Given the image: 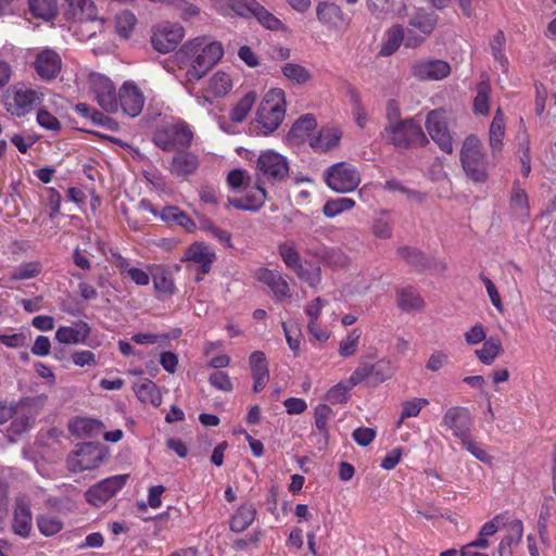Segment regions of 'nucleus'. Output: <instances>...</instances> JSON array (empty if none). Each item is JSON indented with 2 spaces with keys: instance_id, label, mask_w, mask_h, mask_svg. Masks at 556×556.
Here are the masks:
<instances>
[{
  "instance_id": "31",
  "label": "nucleus",
  "mask_w": 556,
  "mask_h": 556,
  "mask_svg": "<svg viewBox=\"0 0 556 556\" xmlns=\"http://www.w3.org/2000/svg\"><path fill=\"white\" fill-rule=\"evenodd\" d=\"M89 326L86 323H79L75 327H60L55 332V339L63 344L83 343L89 336Z\"/></svg>"
},
{
  "instance_id": "59",
  "label": "nucleus",
  "mask_w": 556,
  "mask_h": 556,
  "mask_svg": "<svg viewBox=\"0 0 556 556\" xmlns=\"http://www.w3.org/2000/svg\"><path fill=\"white\" fill-rule=\"evenodd\" d=\"M450 363V353L444 350L433 351L426 362V369L431 372H438Z\"/></svg>"
},
{
  "instance_id": "15",
  "label": "nucleus",
  "mask_w": 556,
  "mask_h": 556,
  "mask_svg": "<svg viewBox=\"0 0 556 556\" xmlns=\"http://www.w3.org/2000/svg\"><path fill=\"white\" fill-rule=\"evenodd\" d=\"M89 88L98 104L108 113L118 111V101L114 84L102 74L93 73L89 76Z\"/></svg>"
},
{
  "instance_id": "1",
  "label": "nucleus",
  "mask_w": 556,
  "mask_h": 556,
  "mask_svg": "<svg viewBox=\"0 0 556 556\" xmlns=\"http://www.w3.org/2000/svg\"><path fill=\"white\" fill-rule=\"evenodd\" d=\"M178 54L189 63L186 80L195 83L200 80L224 55V47L219 41L206 37H197L187 41Z\"/></svg>"
},
{
  "instance_id": "53",
  "label": "nucleus",
  "mask_w": 556,
  "mask_h": 556,
  "mask_svg": "<svg viewBox=\"0 0 556 556\" xmlns=\"http://www.w3.org/2000/svg\"><path fill=\"white\" fill-rule=\"evenodd\" d=\"M37 526L41 534L52 536L63 529L62 520L53 515H41L37 518Z\"/></svg>"
},
{
  "instance_id": "10",
  "label": "nucleus",
  "mask_w": 556,
  "mask_h": 556,
  "mask_svg": "<svg viewBox=\"0 0 556 556\" xmlns=\"http://www.w3.org/2000/svg\"><path fill=\"white\" fill-rule=\"evenodd\" d=\"M192 131L184 122L167 124L155 130L154 143L165 151L188 146L192 140Z\"/></svg>"
},
{
  "instance_id": "24",
  "label": "nucleus",
  "mask_w": 556,
  "mask_h": 556,
  "mask_svg": "<svg viewBox=\"0 0 556 556\" xmlns=\"http://www.w3.org/2000/svg\"><path fill=\"white\" fill-rule=\"evenodd\" d=\"M342 138V130L338 126L323 127L319 132L309 139V146L319 152L336 149Z\"/></svg>"
},
{
  "instance_id": "22",
  "label": "nucleus",
  "mask_w": 556,
  "mask_h": 556,
  "mask_svg": "<svg viewBox=\"0 0 556 556\" xmlns=\"http://www.w3.org/2000/svg\"><path fill=\"white\" fill-rule=\"evenodd\" d=\"M450 73L451 66L443 60H419L412 65V75L419 80H441Z\"/></svg>"
},
{
  "instance_id": "27",
  "label": "nucleus",
  "mask_w": 556,
  "mask_h": 556,
  "mask_svg": "<svg viewBox=\"0 0 556 556\" xmlns=\"http://www.w3.org/2000/svg\"><path fill=\"white\" fill-rule=\"evenodd\" d=\"M396 305L406 313L421 312L425 307V301L414 287L406 286L396 289Z\"/></svg>"
},
{
  "instance_id": "58",
  "label": "nucleus",
  "mask_w": 556,
  "mask_h": 556,
  "mask_svg": "<svg viewBox=\"0 0 556 556\" xmlns=\"http://www.w3.org/2000/svg\"><path fill=\"white\" fill-rule=\"evenodd\" d=\"M42 266L39 262L23 263L15 268L12 274V279L24 280L38 276L41 273Z\"/></svg>"
},
{
  "instance_id": "34",
  "label": "nucleus",
  "mask_w": 556,
  "mask_h": 556,
  "mask_svg": "<svg viewBox=\"0 0 556 556\" xmlns=\"http://www.w3.org/2000/svg\"><path fill=\"white\" fill-rule=\"evenodd\" d=\"M199 166L198 157L192 153H182L173 157L169 170L177 177H187L193 174Z\"/></svg>"
},
{
  "instance_id": "23",
  "label": "nucleus",
  "mask_w": 556,
  "mask_h": 556,
  "mask_svg": "<svg viewBox=\"0 0 556 556\" xmlns=\"http://www.w3.org/2000/svg\"><path fill=\"white\" fill-rule=\"evenodd\" d=\"M256 279L266 285L277 302L291 298V290L286 277L277 271L268 268H260L256 271Z\"/></svg>"
},
{
  "instance_id": "55",
  "label": "nucleus",
  "mask_w": 556,
  "mask_h": 556,
  "mask_svg": "<svg viewBox=\"0 0 556 556\" xmlns=\"http://www.w3.org/2000/svg\"><path fill=\"white\" fill-rule=\"evenodd\" d=\"M460 442L463 446L478 460L484 464L492 463V456L481 446L479 442L473 440L471 434Z\"/></svg>"
},
{
  "instance_id": "49",
  "label": "nucleus",
  "mask_w": 556,
  "mask_h": 556,
  "mask_svg": "<svg viewBox=\"0 0 556 556\" xmlns=\"http://www.w3.org/2000/svg\"><path fill=\"white\" fill-rule=\"evenodd\" d=\"M506 39L504 33L498 30L490 41V47L495 61L504 72L508 70V60L505 55Z\"/></svg>"
},
{
  "instance_id": "26",
  "label": "nucleus",
  "mask_w": 556,
  "mask_h": 556,
  "mask_svg": "<svg viewBox=\"0 0 556 556\" xmlns=\"http://www.w3.org/2000/svg\"><path fill=\"white\" fill-rule=\"evenodd\" d=\"M184 260L199 265L201 274L204 275L210 271L211 265L215 260V253L210 247L195 242L186 250Z\"/></svg>"
},
{
  "instance_id": "17",
  "label": "nucleus",
  "mask_w": 556,
  "mask_h": 556,
  "mask_svg": "<svg viewBox=\"0 0 556 556\" xmlns=\"http://www.w3.org/2000/svg\"><path fill=\"white\" fill-rule=\"evenodd\" d=\"M472 418L465 407H450L442 417L441 425L452 431L453 435L463 441L471 434Z\"/></svg>"
},
{
  "instance_id": "52",
  "label": "nucleus",
  "mask_w": 556,
  "mask_h": 556,
  "mask_svg": "<svg viewBox=\"0 0 556 556\" xmlns=\"http://www.w3.org/2000/svg\"><path fill=\"white\" fill-rule=\"evenodd\" d=\"M362 330L358 328L352 329L339 344V354L342 357H350L357 351Z\"/></svg>"
},
{
  "instance_id": "37",
  "label": "nucleus",
  "mask_w": 556,
  "mask_h": 556,
  "mask_svg": "<svg viewBox=\"0 0 556 556\" xmlns=\"http://www.w3.org/2000/svg\"><path fill=\"white\" fill-rule=\"evenodd\" d=\"M257 99L254 90L248 91L240 98L236 105L231 109L229 117L233 123H242L252 111Z\"/></svg>"
},
{
  "instance_id": "30",
  "label": "nucleus",
  "mask_w": 556,
  "mask_h": 556,
  "mask_svg": "<svg viewBox=\"0 0 556 556\" xmlns=\"http://www.w3.org/2000/svg\"><path fill=\"white\" fill-rule=\"evenodd\" d=\"M523 534V525L520 520H513L507 526V534L498 544V556H511L513 546H517Z\"/></svg>"
},
{
  "instance_id": "36",
  "label": "nucleus",
  "mask_w": 556,
  "mask_h": 556,
  "mask_svg": "<svg viewBox=\"0 0 556 556\" xmlns=\"http://www.w3.org/2000/svg\"><path fill=\"white\" fill-rule=\"evenodd\" d=\"M138 18L130 10H122L114 16V28L121 39H129L136 29Z\"/></svg>"
},
{
  "instance_id": "35",
  "label": "nucleus",
  "mask_w": 556,
  "mask_h": 556,
  "mask_svg": "<svg viewBox=\"0 0 556 556\" xmlns=\"http://www.w3.org/2000/svg\"><path fill=\"white\" fill-rule=\"evenodd\" d=\"M134 391L138 400L144 404L159 406L162 403V396L156 384L148 379L140 380L135 383Z\"/></svg>"
},
{
  "instance_id": "45",
  "label": "nucleus",
  "mask_w": 556,
  "mask_h": 556,
  "mask_svg": "<svg viewBox=\"0 0 556 556\" xmlns=\"http://www.w3.org/2000/svg\"><path fill=\"white\" fill-rule=\"evenodd\" d=\"M30 13L46 21L52 20L58 13L56 0H29Z\"/></svg>"
},
{
  "instance_id": "16",
  "label": "nucleus",
  "mask_w": 556,
  "mask_h": 556,
  "mask_svg": "<svg viewBox=\"0 0 556 556\" xmlns=\"http://www.w3.org/2000/svg\"><path fill=\"white\" fill-rule=\"evenodd\" d=\"M103 462L102 451L91 444H84L67 457V468L72 472H81L98 468Z\"/></svg>"
},
{
  "instance_id": "48",
  "label": "nucleus",
  "mask_w": 556,
  "mask_h": 556,
  "mask_svg": "<svg viewBox=\"0 0 556 556\" xmlns=\"http://www.w3.org/2000/svg\"><path fill=\"white\" fill-rule=\"evenodd\" d=\"M214 4L224 15L228 14L229 9L241 17L252 16V10L249 9L245 0H214Z\"/></svg>"
},
{
  "instance_id": "44",
  "label": "nucleus",
  "mask_w": 556,
  "mask_h": 556,
  "mask_svg": "<svg viewBox=\"0 0 556 556\" xmlns=\"http://www.w3.org/2000/svg\"><path fill=\"white\" fill-rule=\"evenodd\" d=\"M370 369L374 370V387H376L391 379L397 367L391 359L383 357L371 364Z\"/></svg>"
},
{
  "instance_id": "6",
  "label": "nucleus",
  "mask_w": 556,
  "mask_h": 556,
  "mask_svg": "<svg viewBox=\"0 0 556 556\" xmlns=\"http://www.w3.org/2000/svg\"><path fill=\"white\" fill-rule=\"evenodd\" d=\"M279 255L286 267L311 288L317 289L321 283V268L318 264L302 260L294 243L283 242L278 248Z\"/></svg>"
},
{
  "instance_id": "4",
  "label": "nucleus",
  "mask_w": 556,
  "mask_h": 556,
  "mask_svg": "<svg viewBox=\"0 0 556 556\" xmlns=\"http://www.w3.org/2000/svg\"><path fill=\"white\" fill-rule=\"evenodd\" d=\"M460 163L465 175L476 184H484L489 179L490 164L483 150L481 140L468 136L460 149Z\"/></svg>"
},
{
  "instance_id": "33",
  "label": "nucleus",
  "mask_w": 556,
  "mask_h": 556,
  "mask_svg": "<svg viewBox=\"0 0 556 556\" xmlns=\"http://www.w3.org/2000/svg\"><path fill=\"white\" fill-rule=\"evenodd\" d=\"M313 255L324 265L331 268H343L350 262L349 256L339 248L323 247L314 252Z\"/></svg>"
},
{
  "instance_id": "11",
  "label": "nucleus",
  "mask_w": 556,
  "mask_h": 556,
  "mask_svg": "<svg viewBox=\"0 0 556 556\" xmlns=\"http://www.w3.org/2000/svg\"><path fill=\"white\" fill-rule=\"evenodd\" d=\"M73 16L80 21V33L91 30L87 36L79 35V39L92 37L97 30H102L105 20L98 17V9L92 0H67Z\"/></svg>"
},
{
  "instance_id": "2",
  "label": "nucleus",
  "mask_w": 556,
  "mask_h": 556,
  "mask_svg": "<svg viewBox=\"0 0 556 556\" xmlns=\"http://www.w3.org/2000/svg\"><path fill=\"white\" fill-rule=\"evenodd\" d=\"M227 182L232 189H242L243 195L228 199L227 207L232 206L243 211H257L266 201V191L257 179L253 180L242 169L236 168L229 172Z\"/></svg>"
},
{
  "instance_id": "14",
  "label": "nucleus",
  "mask_w": 556,
  "mask_h": 556,
  "mask_svg": "<svg viewBox=\"0 0 556 556\" xmlns=\"http://www.w3.org/2000/svg\"><path fill=\"white\" fill-rule=\"evenodd\" d=\"M450 114L445 110H432L426 119V129L431 139L445 153H452L453 140L448 129Z\"/></svg>"
},
{
  "instance_id": "20",
  "label": "nucleus",
  "mask_w": 556,
  "mask_h": 556,
  "mask_svg": "<svg viewBox=\"0 0 556 556\" xmlns=\"http://www.w3.org/2000/svg\"><path fill=\"white\" fill-rule=\"evenodd\" d=\"M117 101L124 114L136 117L141 113L146 98L134 81H125L118 90Z\"/></svg>"
},
{
  "instance_id": "63",
  "label": "nucleus",
  "mask_w": 556,
  "mask_h": 556,
  "mask_svg": "<svg viewBox=\"0 0 556 556\" xmlns=\"http://www.w3.org/2000/svg\"><path fill=\"white\" fill-rule=\"evenodd\" d=\"M314 415H315L316 428L320 431V433L324 437H327V433H328L327 425H328V420L330 419V417L332 415L331 408L326 404H319L315 408Z\"/></svg>"
},
{
  "instance_id": "18",
  "label": "nucleus",
  "mask_w": 556,
  "mask_h": 556,
  "mask_svg": "<svg viewBox=\"0 0 556 556\" xmlns=\"http://www.w3.org/2000/svg\"><path fill=\"white\" fill-rule=\"evenodd\" d=\"M127 479L128 475H116L100 481L88 489L87 501L94 506L104 504L125 485Z\"/></svg>"
},
{
  "instance_id": "39",
  "label": "nucleus",
  "mask_w": 556,
  "mask_h": 556,
  "mask_svg": "<svg viewBox=\"0 0 556 556\" xmlns=\"http://www.w3.org/2000/svg\"><path fill=\"white\" fill-rule=\"evenodd\" d=\"M502 351L503 346L501 340L491 337L483 341V345L481 349L476 350L475 354L482 364L491 365L502 353Z\"/></svg>"
},
{
  "instance_id": "13",
  "label": "nucleus",
  "mask_w": 556,
  "mask_h": 556,
  "mask_svg": "<svg viewBox=\"0 0 556 556\" xmlns=\"http://www.w3.org/2000/svg\"><path fill=\"white\" fill-rule=\"evenodd\" d=\"M186 35L179 23L163 22L152 29L151 45L160 53L174 51Z\"/></svg>"
},
{
  "instance_id": "25",
  "label": "nucleus",
  "mask_w": 556,
  "mask_h": 556,
  "mask_svg": "<svg viewBox=\"0 0 556 556\" xmlns=\"http://www.w3.org/2000/svg\"><path fill=\"white\" fill-rule=\"evenodd\" d=\"M252 378L254 380L253 391L261 392L269 380V370L266 355L262 351H255L249 358Z\"/></svg>"
},
{
  "instance_id": "19",
  "label": "nucleus",
  "mask_w": 556,
  "mask_h": 556,
  "mask_svg": "<svg viewBox=\"0 0 556 556\" xmlns=\"http://www.w3.org/2000/svg\"><path fill=\"white\" fill-rule=\"evenodd\" d=\"M233 87L232 77L225 71H217L214 73L205 86L201 90V97H199V103L211 104L214 100L224 98L227 96Z\"/></svg>"
},
{
  "instance_id": "61",
  "label": "nucleus",
  "mask_w": 556,
  "mask_h": 556,
  "mask_svg": "<svg viewBox=\"0 0 556 556\" xmlns=\"http://www.w3.org/2000/svg\"><path fill=\"white\" fill-rule=\"evenodd\" d=\"M169 9L177 11L184 21H189L200 14V9L186 0H173Z\"/></svg>"
},
{
  "instance_id": "38",
  "label": "nucleus",
  "mask_w": 556,
  "mask_h": 556,
  "mask_svg": "<svg viewBox=\"0 0 556 556\" xmlns=\"http://www.w3.org/2000/svg\"><path fill=\"white\" fill-rule=\"evenodd\" d=\"M438 23L437 15L428 13L424 10H418L408 22V25L418 30L421 35L427 37L430 35Z\"/></svg>"
},
{
  "instance_id": "28",
  "label": "nucleus",
  "mask_w": 556,
  "mask_h": 556,
  "mask_svg": "<svg viewBox=\"0 0 556 556\" xmlns=\"http://www.w3.org/2000/svg\"><path fill=\"white\" fill-rule=\"evenodd\" d=\"M33 527V515L29 505L20 501L16 503L13 516V532L22 538H28Z\"/></svg>"
},
{
  "instance_id": "51",
  "label": "nucleus",
  "mask_w": 556,
  "mask_h": 556,
  "mask_svg": "<svg viewBox=\"0 0 556 556\" xmlns=\"http://www.w3.org/2000/svg\"><path fill=\"white\" fill-rule=\"evenodd\" d=\"M371 231L375 237L379 239H389L392 236V220L389 217V212L383 210L375 217L371 224Z\"/></svg>"
},
{
  "instance_id": "8",
  "label": "nucleus",
  "mask_w": 556,
  "mask_h": 556,
  "mask_svg": "<svg viewBox=\"0 0 556 556\" xmlns=\"http://www.w3.org/2000/svg\"><path fill=\"white\" fill-rule=\"evenodd\" d=\"M382 134L388 142L397 148H407L413 143L424 144L427 142L421 126L414 118L388 124Z\"/></svg>"
},
{
  "instance_id": "21",
  "label": "nucleus",
  "mask_w": 556,
  "mask_h": 556,
  "mask_svg": "<svg viewBox=\"0 0 556 556\" xmlns=\"http://www.w3.org/2000/svg\"><path fill=\"white\" fill-rule=\"evenodd\" d=\"M33 65L40 79L50 81L61 73L62 59L55 50L46 48L36 53Z\"/></svg>"
},
{
  "instance_id": "5",
  "label": "nucleus",
  "mask_w": 556,
  "mask_h": 556,
  "mask_svg": "<svg viewBox=\"0 0 556 556\" xmlns=\"http://www.w3.org/2000/svg\"><path fill=\"white\" fill-rule=\"evenodd\" d=\"M285 115V91L279 88H273L264 94L256 110L255 122L263 135H269L280 126Z\"/></svg>"
},
{
  "instance_id": "42",
  "label": "nucleus",
  "mask_w": 556,
  "mask_h": 556,
  "mask_svg": "<svg viewBox=\"0 0 556 556\" xmlns=\"http://www.w3.org/2000/svg\"><path fill=\"white\" fill-rule=\"evenodd\" d=\"M404 42V28L401 25H394L386 33V40L381 46L380 54L388 56L393 54Z\"/></svg>"
},
{
  "instance_id": "60",
  "label": "nucleus",
  "mask_w": 556,
  "mask_h": 556,
  "mask_svg": "<svg viewBox=\"0 0 556 556\" xmlns=\"http://www.w3.org/2000/svg\"><path fill=\"white\" fill-rule=\"evenodd\" d=\"M429 404L424 397H414L402 403V419L417 417L421 409Z\"/></svg>"
},
{
  "instance_id": "43",
  "label": "nucleus",
  "mask_w": 556,
  "mask_h": 556,
  "mask_svg": "<svg viewBox=\"0 0 556 556\" xmlns=\"http://www.w3.org/2000/svg\"><path fill=\"white\" fill-rule=\"evenodd\" d=\"M281 73L283 76L296 85H304L312 79V73L305 66L288 62L281 66Z\"/></svg>"
},
{
  "instance_id": "64",
  "label": "nucleus",
  "mask_w": 556,
  "mask_h": 556,
  "mask_svg": "<svg viewBox=\"0 0 556 556\" xmlns=\"http://www.w3.org/2000/svg\"><path fill=\"white\" fill-rule=\"evenodd\" d=\"M371 364H364L355 368L349 378L351 386H357L364 381H369L374 386V370L370 369Z\"/></svg>"
},
{
  "instance_id": "32",
  "label": "nucleus",
  "mask_w": 556,
  "mask_h": 556,
  "mask_svg": "<svg viewBox=\"0 0 556 556\" xmlns=\"http://www.w3.org/2000/svg\"><path fill=\"white\" fill-rule=\"evenodd\" d=\"M105 426L98 419L79 417L72 421L71 431L81 438H97Z\"/></svg>"
},
{
  "instance_id": "3",
  "label": "nucleus",
  "mask_w": 556,
  "mask_h": 556,
  "mask_svg": "<svg viewBox=\"0 0 556 556\" xmlns=\"http://www.w3.org/2000/svg\"><path fill=\"white\" fill-rule=\"evenodd\" d=\"M45 99V93L38 87L17 81L11 85L3 94V106L13 117H24L39 106Z\"/></svg>"
},
{
  "instance_id": "40",
  "label": "nucleus",
  "mask_w": 556,
  "mask_h": 556,
  "mask_svg": "<svg viewBox=\"0 0 556 556\" xmlns=\"http://www.w3.org/2000/svg\"><path fill=\"white\" fill-rule=\"evenodd\" d=\"M316 14L319 22L329 27H334L342 21V11L334 3H318L316 8Z\"/></svg>"
},
{
  "instance_id": "29",
  "label": "nucleus",
  "mask_w": 556,
  "mask_h": 556,
  "mask_svg": "<svg viewBox=\"0 0 556 556\" xmlns=\"http://www.w3.org/2000/svg\"><path fill=\"white\" fill-rule=\"evenodd\" d=\"M505 129V117L502 110L498 108L489 129V144L494 157L502 151Z\"/></svg>"
},
{
  "instance_id": "46",
  "label": "nucleus",
  "mask_w": 556,
  "mask_h": 556,
  "mask_svg": "<svg viewBox=\"0 0 556 556\" xmlns=\"http://www.w3.org/2000/svg\"><path fill=\"white\" fill-rule=\"evenodd\" d=\"M491 87L489 83L481 81L477 85V96L473 100V113L483 116L490 113Z\"/></svg>"
},
{
  "instance_id": "50",
  "label": "nucleus",
  "mask_w": 556,
  "mask_h": 556,
  "mask_svg": "<svg viewBox=\"0 0 556 556\" xmlns=\"http://www.w3.org/2000/svg\"><path fill=\"white\" fill-rule=\"evenodd\" d=\"M355 206V201L351 198H337L328 200L324 207L323 213L329 218H333L339 214L349 211Z\"/></svg>"
},
{
  "instance_id": "54",
  "label": "nucleus",
  "mask_w": 556,
  "mask_h": 556,
  "mask_svg": "<svg viewBox=\"0 0 556 556\" xmlns=\"http://www.w3.org/2000/svg\"><path fill=\"white\" fill-rule=\"evenodd\" d=\"M353 387L354 386H351L349 381H340L326 393V400L330 404L345 403L349 399V392Z\"/></svg>"
},
{
  "instance_id": "41",
  "label": "nucleus",
  "mask_w": 556,
  "mask_h": 556,
  "mask_svg": "<svg viewBox=\"0 0 556 556\" xmlns=\"http://www.w3.org/2000/svg\"><path fill=\"white\" fill-rule=\"evenodd\" d=\"M256 510L253 505L240 506L230 520V529L235 532L244 531L254 520Z\"/></svg>"
},
{
  "instance_id": "47",
  "label": "nucleus",
  "mask_w": 556,
  "mask_h": 556,
  "mask_svg": "<svg viewBox=\"0 0 556 556\" xmlns=\"http://www.w3.org/2000/svg\"><path fill=\"white\" fill-rule=\"evenodd\" d=\"M154 289L164 294H173L175 292V283L170 273L163 267H155L152 273Z\"/></svg>"
},
{
  "instance_id": "57",
  "label": "nucleus",
  "mask_w": 556,
  "mask_h": 556,
  "mask_svg": "<svg viewBox=\"0 0 556 556\" xmlns=\"http://www.w3.org/2000/svg\"><path fill=\"white\" fill-rule=\"evenodd\" d=\"M37 124L49 131L59 132L61 130L60 121L46 108H40L36 116Z\"/></svg>"
},
{
  "instance_id": "7",
  "label": "nucleus",
  "mask_w": 556,
  "mask_h": 556,
  "mask_svg": "<svg viewBox=\"0 0 556 556\" xmlns=\"http://www.w3.org/2000/svg\"><path fill=\"white\" fill-rule=\"evenodd\" d=\"M11 420L7 430L8 437L14 440L31 429L35 422L33 410L21 403L0 401V425Z\"/></svg>"
},
{
  "instance_id": "12",
  "label": "nucleus",
  "mask_w": 556,
  "mask_h": 556,
  "mask_svg": "<svg viewBox=\"0 0 556 556\" xmlns=\"http://www.w3.org/2000/svg\"><path fill=\"white\" fill-rule=\"evenodd\" d=\"M257 180L268 181L283 180L289 174L287 159L274 150H267L260 154L256 162Z\"/></svg>"
},
{
  "instance_id": "62",
  "label": "nucleus",
  "mask_w": 556,
  "mask_h": 556,
  "mask_svg": "<svg viewBox=\"0 0 556 556\" xmlns=\"http://www.w3.org/2000/svg\"><path fill=\"white\" fill-rule=\"evenodd\" d=\"M123 274H126L136 285L148 286L150 282V275L141 268L130 267L126 261L119 264Z\"/></svg>"
},
{
  "instance_id": "56",
  "label": "nucleus",
  "mask_w": 556,
  "mask_h": 556,
  "mask_svg": "<svg viewBox=\"0 0 556 556\" xmlns=\"http://www.w3.org/2000/svg\"><path fill=\"white\" fill-rule=\"evenodd\" d=\"M460 442L463 446L478 460L484 464L492 463V456L481 446L479 442L473 440L471 434Z\"/></svg>"
},
{
  "instance_id": "9",
  "label": "nucleus",
  "mask_w": 556,
  "mask_h": 556,
  "mask_svg": "<svg viewBox=\"0 0 556 556\" xmlns=\"http://www.w3.org/2000/svg\"><path fill=\"white\" fill-rule=\"evenodd\" d=\"M361 181L358 169L348 162L336 163L325 172L326 185L338 193H349L356 190Z\"/></svg>"
}]
</instances>
